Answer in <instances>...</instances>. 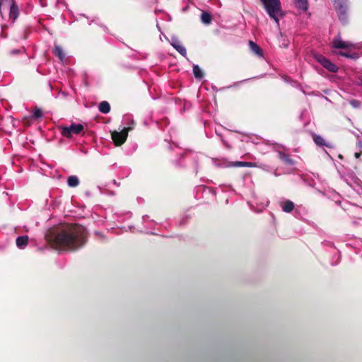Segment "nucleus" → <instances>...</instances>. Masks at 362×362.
<instances>
[{
    "instance_id": "f257e3e1",
    "label": "nucleus",
    "mask_w": 362,
    "mask_h": 362,
    "mask_svg": "<svg viewBox=\"0 0 362 362\" xmlns=\"http://www.w3.org/2000/svg\"><path fill=\"white\" fill-rule=\"evenodd\" d=\"M54 248L59 250L76 249L85 242V228L80 225L64 226L58 233L49 239Z\"/></svg>"
},
{
    "instance_id": "f03ea898",
    "label": "nucleus",
    "mask_w": 362,
    "mask_h": 362,
    "mask_svg": "<svg viewBox=\"0 0 362 362\" xmlns=\"http://www.w3.org/2000/svg\"><path fill=\"white\" fill-rule=\"evenodd\" d=\"M268 15L279 23L278 16L281 13V6L280 0H261Z\"/></svg>"
},
{
    "instance_id": "7ed1b4c3",
    "label": "nucleus",
    "mask_w": 362,
    "mask_h": 362,
    "mask_svg": "<svg viewBox=\"0 0 362 362\" xmlns=\"http://www.w3.org/2000/svg\"><path fill=\"white\" fill-rule=\"evenodd\" d=\"M0 13L2 16L8 15L13 21L18 17V8L13 0H0Z\"/></svg>"
},
{
    "instance_id": "20e7f679",
    "label": "nucleus",
    "mask_w": 362,
    "mask_h": 362,
    "mask_svg": "<svg viewBox=\"0 0 362 362\" xmlns=\"http://www.w3.org/2000/svg\"><path fill=\"white\" fill-rule=\"evenodd\" d=\"M332 45L334 48L344 49V51L340 52L339 54L346 57H352L351 54H349V51L360 48L358 45H354L350 42L344 41L339 37H336L333 40Z\"/></svg>"
},
{
    "instance_id": "39448f33",
    "label": "nucleus",
    "mask_w": 362,
    "mask_h": 362,
    "mask_svg": "<svg viewBox=\"0 0 362 362\" xmlns=\"http://www.w3.org/2000/svg\"><path fill=\"white\" fill-rule=\"evenodd\" d=\"M83 129V126L81 124H71L69 127H62V134L67 138H71L73 135L78 134Z\"/></svg>"
},
{
    "instance_id": "423d86ee",
    "label": "nucleus",
    "mask_w": 362,
    "mask_h": 362,
    "mask_svg": "<svg viewBox=\"0 0 362 362\" xmlns=\"http://www.w3.org/2000/svg\"><path fill=\"white\" fill-rule=\"evenodd\" d=\"M132 128L131 127L128 128H124L121 132H113L112 133V139L117 146H119L124 143L127 139L128 132Z\"/></svg>"
},
{
    "instance_id": "0eeeda50",
    "label": "nucleus",
    "mask_w": 362,
    "mask_h": 362,
    "mask_svg": "<svg viewBox=\"0 0 362 362\" xmlns=\"http://www.w3.org/2000/svg\"><path fill=\"white\" fill-rule=\"evenodd\" d=\"M317 61L327 70L336 72L337 71V67L333 63L329 62L327 59L325 58L322 56H319L317 57Z\"/></svg>"
},
{
    "instance_id": "6e6552de",
    "label": "nucleus",
    "mask_w": 362,
    "mask_h": 362,
    "mask_svg": "<svg viewBox=\"0 0 362 362\" xmlns=\"http://www.w3.org/2000/svg\"><path fill=\"white\" fill-rule=\"evenodd\" d=\"M171 45L182 56H185L186 55L187 52H186L185 48L184 47H182L181 45H180V43H179V42L177 40H173L172 42H171Z\"/></svg>"
},
{
    "instance_id": "1a4fd4ad",
    "label": "nucleus",
    "mask_w": 362,
    "mask_h": 362,
    "mask_svg": "<svg viewBox=\"0 0 362 362\" xmlns=\"http://www.w3.org/2000/svg\"><path fill=\"white\" fill-rule=\"evenodd\" d=\"M28 237L27 235L18 237L16 240V245L20 248H23L28 244Z\"/></svg>"
},
{
    "instance_id": "9d476101",
    "label": "nucleus",
    "mask_w": 362,
    "mask_h": 362,
    "mask_svg": "<svg viewBox=\"0 0 362 362\" xmlns=\"http://www.w3.org/2000/svg\"><path fill=\"white\" fill-rule=\"evenodd\" d=\"M249 46H250V49L255 54H256L257 55H259V56L262 55V49H260V47L257 44H255L252 41H250L249 42Z\"/></svg>"
},
{
    "instance_id": "9b49d317",
    "label": "nucleus",
    "mask_w": 362,
    "mask_h": 362,
    "mask_svg": "<svg viewBox=\"0 0 362 362\" xmlns=\"http://www.w3.org/2000/svg\"><path fill=\"white\" fill-rule=\"evenodd\" d=\"M296 6L301 10L307 11L308 3L307 0H296Z\"/></svg>"
},
{
    "instance_id": "f8f14e48",
    "label": "nucleus",
    "mask_w": 362,
    "mask_h": 362,
    "mask_svg": "<svg viewBox=\"0 0 362 362\" xmlns=\"http://www.w3.org/2000/svg\"><path fill=\"white\" fill-rule=\"evenodd\" d=\"M99 110L103 113H108L110 110V105L107 102L103 101L99 105Z\"/></svg>"
},
{
    "instance_id": "ddd939ff",
    "label": "nucleus",
    "mask_w": 362,
    "mask_h": 362,
    "mask_svg": "<svg viewBox=\"0 0 362 362\" xmlns=\"http://www.w3.org/2000/svg\"><path fill=\"white\" fill-rule=\"evenodd\" d=\"M68 185L71 187H76L79 184V180L76 176H70L67 180Z\"/></svg>"
},
{
    "instance_id": "4468645a",
    "label": "nucleus",
    "mask_w": 362,
    "mask_h": 362,
    "mask_svg": "<svg viewBox=\"0 0 362 362\" xmlns=\"http://www.w3.org/2000/svg\"><path fill=\"white\" fill-rule=\"evenodd\" d=\"M294 207V204L292 202L287 201L282 205V209L285 212H291Z\"/></svg>"
},
{
    "instance_id": "2eb2a0df",
    "label": "nucleus",
    "mask_w": 362,
    "mask_h": 362,
    "mask_svg": "<svg viewBox=\"0 0 362 362\" xmlns=\"http://www.w3.org/2000/svg\"><path fill=\"white\" fill-rule=\"evenodd\" d=\"M54 53L56 56H57L60 59V60L64 59V54L62 47H60L59 46L55 45V47L54 48Z\"/></svg>"
},
{
    "instance_id": "dca6fc26",
    "label": "nucleus",
    "mask_w": 362,
    "mask_h": 362,
    "mask_svg": "<svg viewBox=\"0 0 362 362\" xmlns=\"http://www.w3.org/2000/svg\"><path fill=\"white\" fill-rule=\"evenodd\" d=\"M232 166L234 167H252L254 166V164L252 163L249 162H241V161H237L232 164Z\"/></svg>"
},
{
    "instance_id": "f3484780",
    "label": "nucleus",
    "mask_w": 362,
    "mask_h": 362,
    "mask_svg": "<svg viewBox=\"0 0 362 362\" xmlns=\"http://www.w3.org/2000/svg\"><path fill=\"white\" fill-rule=\"evenodd\" d=\"M193 73H194V76L197 78H201L203 76L202 70L197 65L194 66Z\"/></svg>"
},
{
    "instance_id": "a211bd4d",
    "label": "nucleus",
    "mask_w": 362,
    "mask_h": 362,
    "mask_svg": "<svg viewBox=\"0 0 362 362\" xmlns=\"http://www.w3.org/2000/svg\"><path fill=\"white\" fill-rule=\"evenodd\" d=\"M211 18L210 14L204 12L202 14V21L204 23L209 24L211 22Z\"/></svg>"
},
{
    "instance_id": "6ab92c4d",
    "label": "nucleus",
    "mask_w": 362,
    "mask_h": 362,
    "mask_svg": "<svg viewBox=\"0 0 362 362\" xmlns=\"http://www.w3.org/2000/svg\"><path fill=\"white\" fill-rule=\"evenodd\" d=\"M314 141L317 145H323L324 144V143H323L324 140L321 136H315L314 137Z\"/></svg>"
},
{
    "instance_id": "aec40b11",
    "label": "nucleus",
    "mask_w": 362,
    "mask_h": 362,
    "mask_svg": "<svg viewBox=\"0 0 362 362\" xmlns=\"http://www.w3.org/2000/svg\"><path fill=\"white\" fill-rule=\"evenodd\" d=\"M42 116V112L41 110L37 109L34 111V113H33L34 117L39 118V117H41Z\"/></svg>"
},
{
    "instance_id": "412c9836",
    "label": "nucleus",
    "mask_w": 362,
    "mask_h": 362,
    "mask_svg": "<svg viewBox=\"0 0 362 362\" xmlns=\"http://www.w3.org/2000/svg\"><path fill=\"white\" fill-rule=\"evenodd\" d=\"M351 105L355 107H357L359 105V103L356 100H352L351 101Z\"/></svg>"
},
{
    "instance_id": "4be33fe9",
    "label": "nucleus",
    "mask_w": 362,
    "mask_h": 362,
    "mask_svg": "<svg viewBox=\"0 0 362 362\" xmlns=\"http://www.w3.org/2000/svg\"><path fill=\"white\" fill-rule=\"evenodd\" d=\"M359 156H360V154H359L358 153H356L355 156H356V158H358V157H359Z\"/></svg>"
}]
</instances>
